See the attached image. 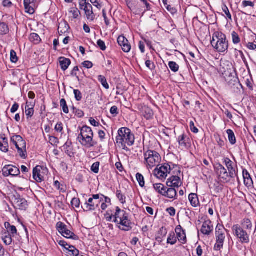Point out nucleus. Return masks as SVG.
I'll return each instance as SVG.
<instances>
[{
	"label": "nucleus",
	"instance_id": "nucleus-17",
	"mask_svg": "<svg viewBox=\"0 0 256 256\" xmlns=\"http://www.w3.org/2000/svg\"><path fill=\"white\" fill-rule=\"evenodd\" d=\"M175 232L178 240L182 244H186L187 242L186 234L182 227L180 225L178 226L176 228Z\"/></svg>",
	"mask_w": 256,
	"mask_h": 256
},
{
	"label": "nucleus",
	"instance_id": "nucleus-36",
	"mask_svg": "<svg viewBox=\"0 0 256 256\" xmlns=\"http://www.w3.org/2000/svg\"><path fill=\"white\" fill-rule=\"evenodd\" d=\"M69 28L68 25L66 22L61 23L58 27V31L59 34H64L68 30Z\"/></svg>",
	"mask_w": 256,
	"mask_h": 256
},
{
	"label": "nucleus",
	"instance_id": "nucleus-59",
	"mask_svg": "<svg viewBox=\"0 0 256 256\" xmlns=\"http://www.w3.org/2000/svg\"><path fill=\"white\" fill-rule=\"evenodd\" d=\"M146 67L151 70H154L156 68L154 63L148 60H146Z\"/></svg>",
	"mask_w": 256,
	"mask_h": 256
},
{
	"label": "nucleus",
	"instance_id": "nucleus-3",
	"mask_svg": "<svg viewBox=\"0 0 256 256\" xmlns=\"http://www.w3.org/2000/svg\"><path fill=\"white\" fill-rule=\"evenodd\" d=\"M211 44L219 53L225 52L228 50V42L226 36L220 32H216L213 34Z\"/></svg>",
	"mask_w": 256,
	"mask_h": 256
},
{
	"label": "nucleus",
	"instance_id": "nucleus-38",
	"mask_svg": "<svg viewBox=\"0 0 256 256\" xmlns=\"http://www.w3.org/2000/svg\"><path fill=\"white\" fill-rule=\"evenodd\" d=\"M177 242V238L175 236V234L174 232H172L168 235L167 243L170 244L172 245H174L176 244Z\"/></svg>",
	"mask_w": 256,
	"mask_h": 256
},
{
	"label": "nucleus",
	"instance_id": "nucleus-44",
	"mask_svg": "<svg viewBox=\"0 0 256 256\" xmlns=\"http://www.w3.org/2000/svg\"><path fill=\"white\" fill-rule=\"evenodd\" d=\"M163 4L166 8V10L170 12L172 14H174L176 12V10L175 8L172 7L170 5L168 4V0H163Z\"/></svg>",
	"mask_w": 256,
	"mask_h": 256
},
{
	"label": "nucleus",
	"instance_id": "nucleus-13",
	"mask_svg": "<svg viewBox=\"0 0 256 256\" xmlns=\"http://www.w3.org/2000/svg\"><path fill=\"white\" fill-rule=\"evenodd\" d=\"M6 18H10L12 20V16L6 14L3 16L0 22V34L4 35L6 34L9 32L10 30L8 26V22L6 20Z\"/></svg>",
	"mask_w": 256,
	"mask_h": 256
},
{
	"label": "nucleus",
	"instance_id": "nucleus-23",
	"mask_svg": "<svg viewBox=\"0 0 256 256\" xmlns=\"http://www.w3.org/2000/svg\"><path fill=\"white\" fill-rule=\"evenodd\" d=\"M84 12L86 18L90 22H93L96 18V15L93 12V8L92 4H90L82 10Z\"/></svg>",
	"mask_w": 256,
	"mask_h": 256
},
{
	"label": "nucleus",
	"instance_id": "nucleus-53",
	"mask_svg": "<svg viewBox=\"0 0 256 256\" xmlns=\"http://www.w3.org/2000/svg\"><path fill=\"white\" fill-rule=\"evenodd\" d=\"M72 110L73 112L78 118H82L84 116V113L82 110L78 109L74 106L72 107Z\"/></svg>",
	"mask_w": 256,
	"mask_h": 256
},
{
	"label": "nucleus",
	"instance_id": "nucleus-39",
	"mask_svg": "<svg viewBox=\"0 0 256 256\" xmlns=\"http://www.w3.org/2000/svg\"><path fill=\"white\" fill-rule=\"evenodd\" d=\"M68 254L72 256H78L79 254V250L74 246H68Z\"/></svg>",
	"mask_w": 256,
	"mask_h": 256
},
{
	"label": "nucleus",
	"instance_id": "nucleus-22",
	"mask_svg": "<svg viewBox=\"0 0 256 256\" xmlns=\"http://www.w3.org/2000/svg\"><path fill=\"white\" fill-rule=\"evenodd\" d=\"M42 167L38 166L33 169V178L38 182H41L44 180V176L41 174Z\"/></svg>",
	"mask_w": 256,
	"mask_h": 256
},
{
	"label": "nucleus",
	"instance_id": "nucleus-20",
	"mask_svg": "<svg viewBox=\"0 0 256 256\" xmlns=\"http://www.w3.org/2000/svg\"><path fill=\"white\" fill-rule=\"evenodd\" d=\"M116 223L119 225L118 228L123 231H129L132 229V222L130 220L118 221V222Z\"/></svg>",
	"mask_w": 256,
	"mask_h": 256
},
{
	"label": "nucleus",
	"instance_id": "nucleus-4",
	"mask_svg": "<svg viewBox=\"0 0 256 256\" xmlns=\"http://www.w3.org/2000/svg\"><path fill=\"white\" fill-rule=\"evenodd\" d=\"M10 142L15 146L20 156L26 159L28 156L26 140L20 135H14L10 138Z\"/></svg>",
	"mask_w": 256,
	"mask_h": 256
},
{
	"label": "nucleus",
	"instance_id": "nucleus-21",
	"mask_svg": "<svg viewBox=\"0 0 256 256\" xmlns=\"http://www.w3.org/2000/svg\"><path fill=\"white\" fill-rule=\"evenodd\" d=\"M4 225L5 229L3 230H5L7 233L10 234L13 238H14L18 234V230L14 226L12 225L8 222H6Z\"/></svg>",
	"mask_w": 256,
	"mask_h": 256
},
{
	"label": "nucleus",
	"instance_id": "nucleus-29",
	"mask_svg": "<svg viewBox=\"0 0 256 256\" xmlns=\"http://www.w3.org/2000/svg\"><path fill=\"white\" fill-rule=\"evenodd\" d=\"M188 200L193 207H197L200 205L198 195L196 194L191 193L188 196Z\"/></svg>",
	"mask_w": 256,
	"mask_h": 256
},
{
	"label": "nucleus",
	"instance_id": "nucleus-37",
	"mask_svg": "<svg viewBox=\"0 0 256 256\" xmlns=\"http://www.w3.org/2000/svg\"><path fill=\"white\" fill-rule=\"evenodd\" d=\"M154 116L153 110L148 107H146L144 109V116L147 120H150Z\"/></svg>",
	"mask_w": 256,
	"mask_h": 256
},
{
	"label": "nucleus",
	"instance_id": "nucleus-32",
	"mask_svg": "<svg viewBox=\"0 0 256 256\" xmlns=\"http://www.w3.org/2000/svg\"><path fill=\"white\" fill-rule=\"evenodd\" d=\"M167 234V230L166 228L164 227L161 228L156 236V240L158 242H162L164 238L166 236Z\"/></svg>",
	"mask_w": 256,
	"mask_h": 256
},
{
	"label": "nucleus",
	"instance_id": "nucleus-34",
	"mask_svg": "<svg viewBox=\"0 0 256 256\" xmlns=\"http://www.w3.org/2000/svg\"><path fill=\"white\" fill-rule=\"evenodd\" d=\"M29 39L30 41L34 44H38L41 41L40 36L36 33H32L30 34Z\"/></svg>",
	"mask_w": 256,
	"mask_h": 256
},
{
	"label": "nucleus",
	"instance_id": "nucleus-56",
	"mask_svg": "<svg viewBox=\"0 0 256 256\" xmlns=\"http://www.w3.org/2000/svg\"><path fill=\"white\" fill-rule=\"evenodd\" d=\"M18 60L16 53L14 50L10 51V61L13 63H16Z\"/></svg>",
	"mask_w": 256,
	"mask_h": 256
},
{
	"label": "nucleus",
	"instance_id": "nucleus-43",
	"mask_svg": "<svg viewBox=\"0 0 256 256\" xmlns=\"http://www.w3.org/2000/svg\"><path fill=\"white\" fill-rule=\"evenodd\" d=\"M136 178L138 182L139 185L141 187H144L145 184V182L144 176L140 173L136 174Z\"/></svg>",
	"mask_w": 256,
	"mask_h": 256
},
{
	"label": "nucleus",
	"instance_id": "nucleus-35",
	"mask_svg": "<svg viewBox=\"0 0 256 256\" xmlns=\"http://www.w3.org/2000/svg\"><path fill=\"white\" fill-rule=\"evenodd\" d=\"M226 132L228 134V138L230 142L232 144H234L236 142V138L234 132L232 130H228Z\"/></svg>",
	"mask_w": 256,
	"mask_h": 256
},
{
	"label": "nucleus",
	"instance_id": "nucleus-18",
	"mask_svg": "<svg viewBox=\"0 0 256 256\" xmlns=\"http://www.w3.org/2000/svg\"><path fill=\"white\" fill-rule=\"evenodd\" d=\"M178 142L180 146L186 148L190 146V140L189 137L184 133L178 136Z\"/></svg>",
	"mask_w": 256,
	"mask_h": 256
},
{
	"label": "nucleus",
	"instance_id": "nucleus-1",
	"mask_svg": "<svg viewBox=\"0 0 256 256\" xmlns=\"http://www.w3.org/2000/svg\"><path fill=\"white\" fill-rule=\"evenodd\" d=\"M134 136L131 130L127 128H122L118 130V136L116 137L117 144H121L122 149L126 151L128 148L126 145L132 146L134 142Z\"/></svg>",
	"mask_w": 256,
	"mask_h": 256
},
{
	"label": "nucleus",
	"instance_id": "nucleus-45",
	"mask_svg": "<svg viewBox=\"0 0 256 256\" xmlns=\"http://www.w3.org/2000/svg\"><path fill=\"white\" fill-rule=\"evenodd\" d=\"M170 69L174 72H178L179 66L174 62H170L168 64Z\"/></svg>",
	"mask_w": 256,
	"mask_h": 256
},
{
	"label": "nucleus",
	"instance_id": "nucleus-2",
	"mask_svg": "<svg viewBox=\"0 0 256 256\" xmlns=\"http://www.w3.org/2000/svg\"><path fill=\"white\" fill-rule=\"evenodd\" d=\"M80 132L78 136L80 143L86 148L95 146L98 142L94 140V132L91 128L86 126L80 128Z\"/></svg>",
	"mask_w": 256,
	"mask_h": 256
},
{
	"label": "nucleus",
	"instance_id": "nucleus-52",
	"mask_svg": "<svg viewBox=\"0 0 256 256\" xmlns=\"http://www.w3.org/2000/svg\"><path fill=\"white\" fill-rule=\"evenodd\" d=\"M80 9L82 10L90 4L87 2V0H78Z\"/></svg>",
	"mask_w": 256,
	"mask_h": 256
},
{
	"label": "nucleus",
	"instance_id": "nucleus-51",
	"mask_svg": "<svg viewBox=\"0 0 256 256\" xmlns=\"http://www.w3.org/2000/svg\"><path fill=\"white\" fill-rule=\"evenodd\" d=\"M100 162H98L94 163L91 166V170L94 174H98L99 172V167Z\"/></svg>",
	"mask_w": 256,
	"mask_h": 256
},
{
	"label": "nucleus",
	"instance_id": "nucleus-25",
	"mask_svg": "<svg viewBox=\"0 0 256 256\" xmlns=\"http://www.w3.org/2000/svg\"><path fill=\"white\" fill-rule=\"evenodd\" d=\"M0 237L3 242L6 246H10L12 244V236H10V234L7 233L5 230H2L0 233Z\"/></svg>",
	"mask_w": 256,
	"mask_h": 256
},
{
	"label": "nucleus",
	"instance_id": "nucleus-30",
	"mask_svg": "<svg viewBox=\"0 0 256 256\" xmlns=\"http://www.w3.org/2000/svg\"><path fill=\"white\" fill-rule=\"evenodd\" d=\"M126 213V211L122 210L118 206L116 207V212L114 215V222H118V220H120V219H121V218H122V216H124Z\"/></svg>",
	"mask_w": 256,
	"mask_h": 256
},
{
	"label": "nucleus",
	"instance_id": "nucleus-49",
	"mask_svg": "<svg viewBox=\"0 0 256 256\" xmlns=\"http://www.w3.org/2000/svg\"><path fill=\"white\" fill-rule=\"evenodd\" d=\"M242 226L246 229H251L252 227V222L249 219H244L242 222Z\"/></svg>",
	"mask_w": 256,
	"mask_h": 256
},
{
	"label": "nucleus",
	"instance_id": "nucleus-33",
	"mask_svg": "<svg viewBox=\"0 0 256 256\" xmlns=\"http://www.w3.org/2000/svg\"><path fill=\"white\" fill-rule=\"evenodd\" d=\"M153 186L154 190L157 192L164 196L166 187L163 184H154Z\"/></svg>",
	"mask_w": 256,
	"mask_h": 256
},
{
	"label": "nucleus",
	"instance_id": "nucleus-24",
	"mask_svg": "<svg viewBox=\"0 0 256 256\" xmlns=\"http://www.w3.org/2000/svg\"><path fill=\"white\" fill-rule=\"evenodd\" d=\"M8 140L4 134H0V150L6 152L8 150Z\"/></svg>",
	"mask_w": 256,
	"mask_h": 256
},
{
	"label": "nucleus",
	"instance_id": "nucleus-19",
	"mask_svg": "<svg viewBox=\"0 0 256 256\" xmlns=\"http://www.w3.org/2000/svg\"><path fill=\"white\" fill-rule=\"evenodd\" d=\"M182 182L180 178L178 176H172L166 182L168 187L178 188L180 186Z\"/></svg>",
	"mask_w": 256,
	"mask_h": 256
},
{
	"label": "nucleus",
	"instance_id": "nucleus-48",
	"mask_svg": "<svg viewBox=\"0 0 256 256\" xmlns=\"http://www.w3.org/2000/svg\"><path fill=\"white\" fill-rule=\"evenodd\" d=\"M150 0H143L142 2L145 6V9L142 12V15L147 11H150L152 10V5L149 2Z\"/></svg>",
	"mask_w": 256,
	"mask_h": 256
},
{
	"label": "nucleus",
	"instance_id": "nucleus-60",
	"mask_svg": "<svg viewBox=\"0 0 256 256\" xmlns=\"http://www.w3.org/2000/svg\"><path fill=\"white\" fill-rule=\"evenodd\" d=\"M71 204L72 206L78 208L80 204V200L78 198H74L72 199Z\"/></svg>",
	"mask_w": 256,
	"mask_h": 256
},
{
	"label": "nucleus",
	"instance_id": "nucleus-11",
	"mask_svg": "<svg viewBox=\"0 0 256 256\" xmlns=\"http://www.w3.org/2000/svg\"><path fill=\"white\" fill-rule=\"evenodd\" d=\"M2 174L4 176H18L20 174L18 168L12 165H6L2 169Z\"/></svg>",
	"mask_w": 256,
	"mask_h": 256
},
{
	"label": "nucleus",
	"instance_id": "nucleus-55",
	"mask_svg": "<svg viewBox=\"0 0 256 256\" xmlns=\"http://www.w3.org/2000/svg\"><path fill=\"white\" fill-rule=\"evenodd\" d=\"M49 142L50 144L52 146H57L59 143L58 139L54 136H49Z\"/></svg>",
	"mask_w": 256,
	"mask_h": 256
},
{
	"label": "nucleus",
	"instance_id": "nucleus-58",
	"mask_svg": "<svg viewBox=\"0 0 256 256\" xmlns=\"http://www.w3.org/2000/svg\"><path fill=\"white\" fill-rule=\"evenodd\" d=\"M97 45L102 50L104 51L106 48L105 42L102 40H98Z\"/></svg>",
	"mask_w": 256,
	"mask_h": 256
},
{
	"label": "nucleus",
	"instance_id": "nucleus-42",
	"mask_svg": "<svg viewBox=\"0 0 256 256\" xmlns=\"http://www.w3.org/2000/svg\"><path fill=\"white\" fill-rule=\"evenodd\" d=\"M60 106L62 108L64 113L67 114L69 112L68 108V106L66 100L64 98L60 100Z\"/></svg>",
	"mask_w": 256,
	"mask_h": 256
},
{
	"label": "nucleus",
	"instance_id": "nucleus-5",
	"mask_svg": "<svg viewBox=\"0 0 256 256\" xmlns=\"http://www.w3.org/2000/svg\"><path fill=\"white\" fill-rule=\"evenodd\" d=\"M144 160L146 166L150 168H152L158 164L161 161V156L156 152L154 150H148L144 154Z\"/></svg>",
	"mask_w": 256,
	"mask_h": 256
},
{
	"label": "nucleus",
	"instance_id": "nucleus-64",
	"mask_svg": "<svg viewBox=\"0 0 256 256\" xmlns=\"http://www.w3.org/2000/svg\"><path fill=\"white\" fill-rule=\"evenodd\" d=\"M190 128L192 132L194 134H197L198 132V130L195 126L194 122L191 121L190 123Z\"/></svg>",
	"mask_w": 256,
	"mask_h": 256
},
{
	"label": "nucleus",
	"instance_id": "nucleus-47",
	"mask_svg": "<svg viewBox=\"0 0 256 256\" xmlns=\"http://www.w3.org/2000/svg\"><path fill=\"white\" fill-rule=\"evenodd\" d=\"M232 42L234 44H238L240 42V39L238 34L234 31L232 33Z\"/></svg>",
	"mask_w": 256,
	"mask_h": 256
},
{
	"label": "nucleus",
	"instance_id": "nucleus-10",
	"mask_svg": "<svg viewBox=\"0 0 256 256\" xmlns=\"http://www.w3.org/2000/svg\"><path fill=\"white\" fill-rule=\"evenodd\" d=\"M224 231V228H218V230H216V242L214 247L215 250L218 251L223 247L225 239Z\"/></svg>",
	"mask_w": 256,
	"mask_h": 256
},
{
	"label": "nucleus",
	"instance_id": "nucleus-63",
	"mask_svg": "<svg viewBox=\"0 0 256 256\" xmlns=\"http://www.w3.org/2000/svg\"><path fill=\"white\" fill-rule=\"evenodd\" d=\"M54 130L58 132H62L63 131V124L62 122H58L56 125Z\"/></svg>",
	"mask_w": 256,
	"mask_h": 256
},
{
	"label": "nucleus",
	"instance_id": "nucleus-7",
	"mask_svg": "<svg viewBox=\"0 0 256 256\" xmlns=\"http://www.w3.org/2000/svg\"><path fill=\"white\" fill-rule=\"evenodd\" d=\"M170 170V166L168 164H164L159 168L157 167L154 170V174L158 179L163 180L166 178Z\"/></svg>",
	"mask_w": 256,
	"mask_h": 256
},
{
	"label": "nucleus",
	"instance_id": "nucleus-14",
	"mask_svg": "<svg viewBox=\"0 0 256 256\" xmlns=\"http://www.w3.org/2000/svg\"><path fill=\"white\" fill-rule=\"evenodd\" d=\"M118 42L124 52H128L130 50L131 46L124 36H119L118 38Z\"/></svg>",
	"mask_w": 256,
	"mask_h": 256
},
{
	"label": "nucleus",
	"instance_id": "nucleus-46",
	"mask_svg": "<svg viewBox=\"0 0 256 256\" xmlns=\"http://www.w3.org/2000/svg\"><path fill=\"white\" fill-rule=\"evenodd\" d=\"M116 196L118 198L120 202L124 204L126 203V196L122 194V192L120 190H118L116 192Z\"/></svg>",
	"mask_w": 256,
	"mask_h": 256
},
{
	"label": "nucleus",
	"instance_id": "nucleus-54",
	"mask_svg": "<svg viewBox=\"0 0 256 256\" xmlns=\"http://www.w3.org/2000/svg\"><path fill=\"white\" fill-rule=\"evenodd\" d=\"M223 12H224L228 18L230 20H232V15L229 11V10L226 4H224L222 6Z\"/></svg>",
	"mask_w": 256,
	"mask_h": 256
},
{
	"label": "nucleus",
	"instance_id": "nucleus-6",
	"mask_svg": "<svg viewBox=\"0 0 256 256\" xmlns=\"http://www.w3.org/2000/svg\"><path fill=\"white\" fill-rule=\"evenodd\" d=\"M214 169L218 179L224 184L230 182L231 179L234 178L233 176H230V173L227 170L220 164H217Z\"/></svg>",
	"mask_w": 256,
	"mask_h": 256
},
{
	"label": "nucleus",
	"instance_id": "nucleus-28",
	"mask_svg": "<svg viewBox=\"0 0 256 256\" xmlns=\"http://www.w3.org/2000/svg\"><path fill=\"white\" fill-rule=\"evenodd\" d=\"M59 63L62 70L64 71L66 70L71 64L70 59L64 57H60L59 58Z\"/></svg>",
	"mask_w": 256,
	"mask_h": 256
},
{
	"label": "nucleus",
	"instance_id": "nucleus-40",
	"mask_svg": "<svg viewBox=\"0 0 256 256\" xmlns=\"http://www.w3.org/2000/svg\"><path fill=\"white\" fill-rule=\"evenodd\" d=\"M69 12L72 14V18L74 19L78 18L80 15V11L76 7L71 8Z\"/></svg>",
	"mask_w": 256,
	"mask_h": 256
},
{
	"label": "nucleus",
	"instance_id": "nucleus-41",
	"mask_svg": "<svg viewBox=\"0 0 256 256\" xmlns=\"http://www.w3.org/2000/svg\"><path fill=\"white\" fill-rule=\"evenodd\" d=\"M98 80L101 83L102 85L106 90L109 88V85L107 82L106 78L102 75L98 76Z\"/></svg>",
	"mask_w": 256,
	"mask_h": 256
},
{
	"label": "nucleus",
	"instance_id": "nucleus-27",
	"mask_svg": "<svg viewBox=\"0 0 256 256\" xmlns=\"http://www.w3.org/2000/svg\"><path fill=\"white\" fill-rule=\"evenodd\" d=\"M177 196V192L174 188H166L164 196L170 199H176Z\"/></svg>",
	"mask_w": 256,
	"mask_h": 256
},
{
	"label": "nucleus",
	"instance_id": "nucleus-50",
	"mask_svg": "<svg viewBox=\"0 0 256 256\" xmlns=\"http://www.w3.org/2000/svg\"><path fill=\"white\" fill-rule=\"evenodd\" d=\"M34 113V110L33 108H30L28 105V102L26 103V116L28 118H31Z\"/></svg>",
	"mask_w": 256,
	"mask_h": 256
},
{
	"label": "nucleus",
	"instance_id": "nucleus-15",
	"mask_svg": "<svg viewBox=\"0 0 256 256\" xmlns=\"http://www.w3.org/2000/svg\"><path fill=\"white\" fill-rule=\"evenodd\" d=\"M100 204V203L98 202V201H94V200L90 198L82 206V208L86 212L94 210L98 208Z\"/></svg>",
	"mask_w": 256,
	"mask_h": 256
},
{
	"label": "nucleus",
	"instance_id": "nucleus-26",
	"mask_svg": "<svg viewBox=\"0 0 256 256\" xmlns=\"http://www.w3.org/2000/svg\"><path fill=\"white\" fill-rule=\"evenodd\" d=\"M15 204L16 206L20 210H26L28 206L27 201L21 198H16Z\"/></svg>",
	"mask_w": 256,
	"mask_h": 256
},
{
	"label": "nucleus",
	"instance_id": "nucleus-9",
	"mask_svg": "<svg viewBox=\"0 0 256 256\" xmlns=\"http://www.w3.org/2000/svg\"><path fill=\"white\" fill-rule=\"evenodd\" d=\"M232 230L234 232L236 236L240 239L242 243H248L249 237L248 234L238 225H234L232 227Z\"/></svg>",
	"mask_w": 256,
	"mask_h": 256
},
{
	"label": "nucleus",
	"instance_id": "nucleus-31",
	"mask_svg": "<svg viewBox=\"0 0 256 256\" xmlns=\"http://www.w3.org/2000/svg\"><path fill=\"white\" fill-rule=\"evenodd\" d=\"M228 86L230 88L232 89L234 92H238L239 87L241 84L236 80H232L228 82Z\"/></svg>",
	"mask_w": 256,
	"mask_h": 256
},
{
	"label": "nucleus",
	"instance_id": "nucleus-57",
	"mask_svg": "<svg viewBox=\"0 0 256 256\" xmlns=\"http://www.w3.org/2000/svg\"><path fill=\"white\" fill-rule=\"evenodd\" d=\"M74 93L75 98L77 101H80L82 98V94L78 90H74Z\"/></svg>",
	"mask_w": 256,
	"mask_h": 256
},
{
	"label": "nucleus",
	"instance_id": "nucleus-61",
	"mask_svg": "<svg viewBox=\"0 0 256 256\" xmlns=\"http://www.w3.org/2000/svg\"><path fill=\"white\" fill-rule=\"evenodd\" d=\"M90 3L94 6L98 8V10L101 9L102 4L98 0H90Z\"/></svg>",
	"mask_w": 256,
	"mask_h": 256
},
{
	"label": "nucleus",
	"instance_id": "nucleus-16",
	"mask_svg": "<svg viewBox=\"0 0 256 256\" xmlns=\"http://www.w3.org/2000/svg\"><path fill=\"white\" fill-rule=\"evenodd\" d=\"M214 226L212 222L208 220H205L202 224L200 230L201 232L206 236H209L213 232Z\"/></svg>",
	"mask_w": 256,
	"mask_h": 256
},
{
	"label": "nucleus",
	"instance_id": "nucleus-8",
	"mask_svg": "<svg viewBox=\"0 0 256 256\" xmlns=\"http://www.w3.org/2000/svg\"><path fill=\"white\" fill-rule=\"evenodd\" d=\"M56 227L59 232L64 238L76 239L74 238L76 236L75 234L68 230L67 226L64 223L59 222L56 224Z\"/></svg>",
	"mask_w": 256,
	"mask_h": 256
},
{
	"label": "nucleus",
	"instance_id": "nucleus-62",
	"mask_svg": "<svg viewBox=\"0 0 256 256\" xmlns=\"http://www.w3.org/2000/svg\"><path fill=\"white\" fill-rule=\"evenodd\" d=\"M244 184L248 188L251 187L253 186V181L251 178H244Z\"/></svg>",
	"mask_w": 256,
	"mask_h": 256
},
{
	"label": "nucleus",
	"instance_id": "nucleus-12",
	"mask_svg": "<svg viewBox=\"0 0 256 256\" xmlns=\"http://www.w3.org/2000/svg\"><path fill=\"white\" fill-rule=\"evenodd\" d=\"M224 162L228 169V172L230 173V176H233L234 178L237 177L238 180L239 178L238 176V170L235 168V165L229 158H226L224 159Z\"/></svg>",
	"mask_w": 256,
	"mask_h": 256
}]
</instances>
